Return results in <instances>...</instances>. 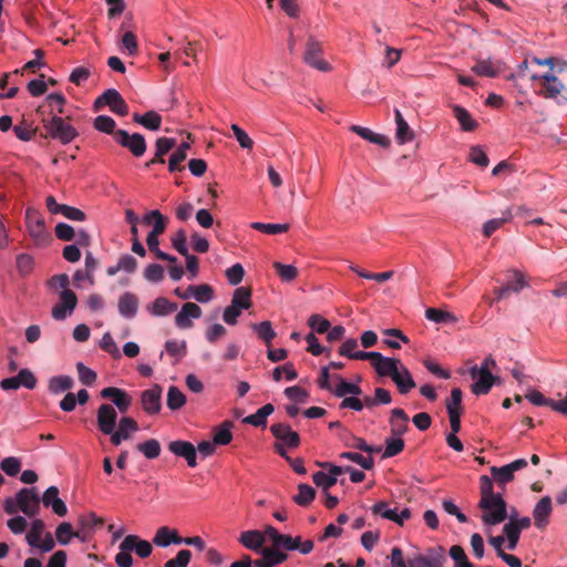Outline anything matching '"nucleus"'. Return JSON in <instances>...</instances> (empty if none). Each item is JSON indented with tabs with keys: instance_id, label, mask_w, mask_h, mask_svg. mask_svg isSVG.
I'll return each instance as SVG.
<instances>
[{
	"instance_id": "nucleus-1",
	"label": "nucleus",
	"mask_w": 567,
	"mask_h": 567,
	"mask_svg": "<svg viewBox=\"0 0 567 567\" xmlns=\"http://www.w3.org/2000/svg\"><path fill=\"white\" fill-rule=\"evenodd\" d=\"M96 423L101 433L109 435L111 443L115 446H118L124 441L131 440L140 430L137 422L131 416L121 417L116 430L117 412L109 403L99 406L96 411Z\"/></svg>"
},
{
	"instance_id": "nucleus-2",
	"label": "nucleus",
	"mask_w": 567,
	"mask_h": 567,
	"mask_svg": "<svg viewBox=\"0 0 567 567\" xmlns=\"http://www.w3.org/2000/svg\"><path fill=\"white\" fill-rule=\"evenodd\" d=\"M391 567H444L446 557L443 547L429 548L425 554H415L406 560L400 547H393L390 554Z\"/></svg>"
},
{
	"instance_id": "nucleus-3",
	"label": "nucleus",
	"mask_w": 567,
	"mask_h": 567,
	"mask_svg": "<svg viewBox=\"0 0 567 567\" xmlns=\"http://www.w3.org/2000/svg\"><path fill=\"white\" fill-rule=\"evenodd\" d=\"M135 551L141 558H147L153 551L152 543L140 538L137 535H127L118 545V553L115 556L117 567H132L133 558L131 551Z\"/></svg>"
},
{
	"instance_id": "nucleus-4",
	"label": "nucleus",
	"mask_w": 567,
	"mask_h": 567,
	"mask_svg": "<svg viewBox=\"0 0 567 567\" xmlns=\"http://www.w3.org/2000/svg\"><path fill=\"white\" fill-rule=\"evenodd\" d=\"M478 507L482 511V522L486 527V533H491V527L503 523L507 516L506 502L502 495L493 497H481Z\"/></svg>"
},
{
	"instance_id": "nucleus-5",
	"label": "nucleus",
	"mask_w": 567,
	"mask_h": 567,
	"mask_svg": "<svg viewBox=\"0 0 567 567\" xmlns=\"http://www.w3.org/2000/svg\"><path fill=\"white\" fill-rule=\"evenodd\" d=\"M251 293L246 287H238L231 296L230 305L223 311V321L228 326H235L244 310L251 307Z\"/></svg>"
},
{
	"instance_id": "nucleus-6",
	"label": "nucleus",
	"mask_w": 567,
	"mask_h": 567,
	"mask_svg": "<svg viewBox=\"0 0 567 567\" xmlns=\"http://www.w3.org/2000/svg\"><path fill=\"white\" fill-rule=\"evenodd\" d=\"M303 62L320 72L332 71V65L323 56L322 43L312 35H309L306 41Z\"/></svg>"
},
{
	"instance_id": "nucleus-7",
	"label": "nucleus",
	"mask_w": 567,
	"mask_h": 567,
	"mask_svg": "<svg viewBox=\"0 0 567 567\" xmlns=\"http://www.w3.org/2000/svg\"><path fill=\"white\" fill-rule=\"evenodd\" d=\"M25 227L29 236L37 246H45L50 241V234L47 230L44 218L33 207L25 210Z\"/></svg>"
},
{
	"instance_id": "nucleus-8",
	"label": "nucleus",
	"mask_w": 567,
	"mask_h": 567,
	"mask_svg": "<svg viewBox=\"0 0 567 567\" xmlns=\"http://www.w3.org/2000/svg\"><path fill=\"white\" fill-rule=\"evenodd\" d=\"M43 126L52 138L62 144H69L78 136L76 130L58 115L43 120Z\"/></svg>"
},
{
	"instance_id": "nucleus-9",
	"label": "nucleus",
	"mask_w": 567,
	"mask_h": 567,
	"mask_svg": "<svg viewBox=\"0 0 567 567\" xmlns=\"http://www.w3.org/2000/svg\"><path fill=\"white\" fill-rule=\"evenodd\" d=\"M25 539L29 546L39 548L42 553L51 551L55 546L52 535L44 533V523L41 519L31 523Z\"/></svg>"
},
{
	"instance_id": "nucleus-10",
	"label": "nucleus",
	"mask_w": 567,
	"mask_h": 567,
	"mask_svg": "<svg viewBox=\"0 0 567 567\" xmlns=\"http://www.w3.org/2000/svg\"><path fill=\"white\" fill-rule=\"evenodd\" d=\"M373 515H378L384 519L391 520L399 526H403L404 523L411 518L412 513L409 507H390L386 502H378L371 507Z\"/></svg>"
},
{
	"instance_id": "nucleus-11",
	"label": "nucleus",
	"mask_w": 567,
	"mask_h": 567,
	"mask_svg": "<svg viewBox=\"0 0 567 567\" xmlns=\"http://www.w3.org/2000/svg\"><path fill=\"white\" fill-rule=\"evenodd\" d=\"M526 466L527 461L525 458H517L503 466H492L489 471L494 482L504 487L514 480L516 472L525 468Z\"/></svg>"
},
{
	"instance_id": "nucleus-12",
	"label": "nucleus",
	"mask_w": 567,
	"mask_h": 567,
	"mask_svg": "<svg viewBox=\"0 0 567 567\" xmlns=\"http://www.w3.org/2000/svg\"><path fill=\"white\" fill-rule=\"evenodd\" d=\"M244 80L250 89L257 92H262L264 90L269 89L275 84L274 73L270 71L261 70L259 68L249 69L245 73Z\"/></svg>"
},
{
	"instance_id": "nucleus-13",
	"label": "nucleus",
	"mask_w": 567,
	"mask_h": 567,
	"mask_svg": "<svg viewBox=\"0 0 567 567\" xmlns=\"http://www.w3.org/2000/svg\"><path fill=\"white\" fill-rule=\"evenodd\" d=\"M343 473L346 470L342 466L324 463L322 470L313 474L312 480L318 487L326 492L337 483L338 477Z\"/></svg>"
},
{
	"instance_id": "nucleus-14",
	"label": "nucleus",
	"mask_w": 567,
	"mask_h": 567,
	"mask_svg": "<svg viewBox=\"0 0 567 567\" xmlns=\"http://www.w3.org/2000/svg\"><path fill=\"white\" fill-rule=\"evenodd\" d=\"M94 106L95 109L109 106L113 113L122 116L128 113L127 104L115 89L106 90L96 99Z\"/></svg>"
},
{
	"instance_id": "nucleus-15",
	"label": "nucleus",
	"mask_w": 567,
	"mask_h": 567,
	"mask_svg": "<svg viewBox=\"0 0 567 567\" xmlns=\"http://www.w3.org/2000/svg\"><path fill=\"white\" fill-rule=\"evenodd\" d=\"M470 374L474 380L471 389L475 395L488 393L494 383L498 380L497 377L493 375L492 371H480L476 365L470 369Z\"/></svg>"
},
{
	"instance_id": "nucleus-16",
	"label": "nucleus",
	"mask_w": 567,
	"mask_h": 567,
	"mask_svg": "<svg viewBox=\"0 0 567 567\" xmlns=\"http://www.w3.org/2000/svg\"><path fill=\"white\" fill-rule=\"evenodd\" d=\"M78 305V297L72 290L60 292L59 302L52 308V317L55 320H64L70 317Z\"/></svg>"
},
{
	"instance_id": "nucleus-17",
	"label": "nucleus",
	"mask_w": 567,
	"mask_h": 567,
	"mask_svg": "<svg viewBox=\"0 0 567 567\" xmlns=\"http://www.w3.org/2000/svg\"><path fill=\"white\" fill-rule=\"evenodd\" d=\"M203 316V310L195 302H186L175 316V326L178 329L186 330L194 327L193 321Z\"/></svg>"
},
{
	"instance_id": "nucleus-18",
	"label": "nucleus",
	"mask_w": 567,
	"mask_h": 567,
	"mask_svg": "<svg viewBox=\"0 0 567 567\" xmlns=\"http://www.w3.org/2000/svg\"><path fill=\"white\" fill-rule=\"evenodd\" d=\"M369 359L380 377H390L391 379L402 363L401 360L396 358L384 357L375 351H371Z\"/></svg>"
},
{
	"instance_id": "nucleus-19",
	"label": "nucleus",
	"mask_w": 567,
	"mask_h": 567,
	"mask_svg": "<svg viewBox=\"0 0 567 567\" xmlns=\"http://www.w3.org/2000/svg\"><path fill=\"white\" fill-rule=\"evenodd\" d=\"M101 396L110 399L112 406L118 410L120 413H126L132 405V396L124 390L115 386L104 388L101 391Z\"/></svg>"
},
{
	"instance_id": "nucleus-20",
	"label": "nucleus",
	"mask_w": 567,
	"mask_h": 567,
	"mask_svg": "<svg viewBox=\"0 0 567 567\" xmlns=\"http://www.w3.org/2000/svg\"><path fill=\"white\" fill-rule=\"evenodd\" d=\"M115 140L122 146L128 148L133 155L140 157L145 153L146 144L144 137L138 134H128L124 130H120L115 133Z\"/></svg>"
},
{
	"instance_id": "nucleus-21",
	"label": "nucleus",
	"mask_w": 567,
	"mask_h": 567,
	"mask_svg": "<svg viewBox=\"0 0 567 567\" xmlns=\"http://www.w3.org/2000/svg\"><path fill=\"white\" fill-rule=\"evenodd\" d=\"M168 451L175 456L183 457L189 467L197 466L196 447L193 443L183 440L172 441L168 444Z\"/></svg>"
},
{
	"instance_id": "nucleus-22",
	"label": "nucleus",
	"mask_w": 567,
	"mask_h": 567,
	"mask_svg": "<svg viewBox=\"0 0 567 567\" xmlns=\"http://www.w3.org/2000/svg\"><path fill=\"white\" fill-rule=\"evenodd\" d=\"M540 79L546 84L545 97L556 100L559 103L567 101V90L565 85L551 71L542 74Z\"/></svg>"
},
{
	"instance_id": "nucleus-23",
	"label": "nucleus",
	"mask_w": 567,
	"mask_h": 567,
	"mask_svg": "<svg viewBox=\"0 0 567 567\" xmlns=\"http://www.w3.org/2000/svg\"><path fill=\"white\" fill-rule=\"evenodd\" d=\"M20 511L29 517L35 516L40 511V497L34 488H22L18 493Z\"/></svg>"
},
{
	"instance_id": "nucleus-24",
	"label": "nucleus",
	"mask_w": 567,
	"mask_h": 567,
	"mask_svg": "<svg viewBox=\"0 0 567 567\" xmlns=\"http://www.w3.org/2000/svg\"><path fill=\"white\" fill-rule=\"evenodd\" d=\"M152 543L159 548H166L171 545H181L182 537L178 532L168 526H161L156 529Z\"/></svg>"
},
{
	"instance_id": "nucleus-25",
	"label": "nucleus",
	"mask_w": 567,
	"mask_h": 567,
	"mask_svg": "<svg viewBox=\"0 0 567 567\" xmlns=\"http://www.w3.org/2000/svg\"><path fill=\"white\" fill-rule=\"evenodd\" d=\"M162 389L159 385H154L141 394V404L147 414H156L161 410Z\"/></svg>"
},
{
	"instance_id": "nucleus-26",
	"label": "nucleus",
	"mask_w": 567,
	"mask_h": 567,
	"mask_svg": "<svg viewBox=\"0 0 567 567\" xmlns=\"http://www.w3.org/2000/svg\"><path fill=\"white\" fill-rule=\"evenodd\" d=\"M551 511V498L549 496H544L537 502L533 509L534 524L537 528L544 529L548 525Z\"/></svg>"
},
{
	"instance_id": "nucleus-27",
	"label": "nucleus",
	"mask_w": 567,
	"mask_h": 567,
	"mask_svg": "<svg viewBox=\"0 0 567 567\" xmlns=\"http://www.w3.org/2000/svg\"><path fill=\"white\" fill-rule=\"evenodd\" d=\"M509 275L511 280L504 287L495 290L497 300L505 298L511 291L519 292L527 286V281L523 272L518 270H511Z\"/></svg>"
},
{
	"instance_id": "nucleus-28",
	"label": "nucleus",
	"mask_w": 567,
	"mask_h": 567,
	"mask_svg": "<svg viewBox=\"0 0 567 567\" xmlns=\"http://www.w3.org/2000/svg\"><path fill=\"white\" fill-rule=\"evenodd\" d=\"M271 432L281 444H285L289 449H293L299 445L300 440L298 433L292 431L287 424H274L271 426Z\"/></svg>"
},
{
	"instance_id": "nucleus-29",
	"label": "nucleus",
	"mask_w": 567,
	"mask_h": 567,
	"mask_svg": "<svg viewBox=\"0 0 567 567\" xmlns=\"http://www.w3.org/2000/svg\"><path fill=\"white\" fill-rule=\"evenodd\" d=\"M238 542L245 548L259 553L266 543V535L257 529L245 530L239 535Z\"/></svg>"
},
{
	"instance_id": "nucleus-30",
	"label": "nucleus",
	"mask_w": 567,
	"mask_h": 567,
	"mask_svg": "<svg viewBox=\"0 0 567 567\" xmlns=\"http://www.w3.org/2000/svg\"><path fill=\"white\" fill-rule=\"evenodd\" d=\"M389 424L391 435L402 437L409 430V416L402 409L395 408L391 411Z\"/></svg>"
},
{
	"instance_id": "nucleus-31",
	"label": "nucleus",
	"mask_w": 567,
	"mask_h": 567,
	"mask_svg": "<svg viewBox=\"0 0 567 567\" xmlns=\"http://www.w3.org/2000/svg\"><path fill=\"white\" fill-rule=\"evenodd\" d=\"M118 313L126 319H133L137 315L138 299L130 291L122 293L117 301Z\"/></svg>"
},
{
	"instance_id": "nucleus-32",
	"label": "nucleus",
	"mask_w": 567,
	"mask_h": 567,
	"mask_svg": "<svg viewBox=\"0 0 567 567\" xmlns=\"http://www.w3.org/2000/svg\"><path fill=\"white\" fill-rule=\"evenodd\" d=\"M259 554L261 558L254 561L255 567H274L284 563L288 557L277 548H262Z\"/></svg>"
},
{
	"instance_id": "nucleus-33",
	"label": "nucleus",
	"mask_w": 567,
	"mask_h": 567,
	"mask_svg": "<svg viewBox=\"0 0 567 567\" xmlns=\"http://www.w3.org/2000/svg\"><path fill=\"white\" fill-rule=\"evenodd\" d=\"M504 70V64L501 61L491 58L480 60L472 68V71L480 76L495 78Z\"/></svg>"
},
{
	"instance_id": "nucleus-34",
	"label": "nucleus",
	"mask_w": 567,
	"mask_h": 567,
	"mask_svg": "<svg viewBox=\"0 0 567 567\" xmlns=\"http://www.w3.org/2000/svg\"><path fill=\"white\" fill-rule=\"evenodd\" d=\"M177 310V303L165 297H158L146 306V311L153 317H166Z\"/></svg>"
},
{
	"instance_id": "nucleus-35",
	"label": "nucleus",
	"mask_w": 567,
	"mask_h": 567,
	"mask_svg": "<svg viewBox=\"0 0 567 567\" xmlns=\"http://www.w3.org/2000/svg\"><path fill=\"white\" fill-rule=\"evenodd\" d=\"M394 115H395V126H396L395 138H396L398 144L404 145V144L413 141L415 137V134H414L413 130L410 127V125L408 124V122L404 120L400 110H395Z\"/></svg>"
},
{
	"instance_id": "nucleus-36",
	"label": "nucleus",
	"mask_w": 567,
	"mask_h": 567,
	"mask_svg": "<svg viewBox=\"0 0 567 567\" xmlns=\"http://www.w3.org/2000/svg\"><path fill=\"white\" fill-rule=\"evenodd\" d=\"M359 342L354 338H349L343 341L339 348V354L352 360H369L371 351H361L358 349Z\"/></svg>"
},
{
	"instance_id": "nucleus-37",
	"label": "nucleus",
	"mask_w": 567,
	"mask_h": 567,
	"mask_svg": "<svg viewBox=\"0 0 567 567\" xmlns=\"http://www.w3.org/2000/svg\"><path fill=\"white\" fill-rule=\"evenodd\" d=\"M392 381L395 383L398 390L402 394H406L413 388H415V382L412 378V374L403 363H401L398 368L396 372L392 377Z\"/></svg>"
},
{
	"instance_id": "nucleus-38",
	"label": "nucleus",
	"mask_w": 567,
	"mask_h": 567,
	"mask_svg": "<svg viewBox=\"0 0 567 567\" xmlns=\"http://www.w3.org/2000/svg\"><path fill=\"white\" fill-rule=\"evenodd\" d=\"M234 423L224 421L213 429V442L217 445H227L233 441Z\"/></svg>"
},
{
	"instance_id": "nucleus-39",
	"label": "nucleus",
	"mask_w": 567,
	"mask_h": 567,
	"mask_svg": "<svg viewBox=\"0 0 567 567\" xmlns=\"http://www.w3.org/2000/svg\"><path fill=\"white\" fill-rule=\"evenodd\" d=\"M351 131L358 134L360 137L369 141L370 143L380 145L382 147H389L391 144V141L386 135L375 133L370 128L352 125Z\"/></svg>"
},
{
	"instance_id": "nucleus-40",
	"label": "nucleus",
	"mask_w": 567,
	"mask_h": 567,
	"mask_svg": "<svg viewBox=\"0 0 567 567\" xmlns=\"http://www.w3.org/2000/svg\"><path fill=\"white\" fill-rule=\"evenodd\" d=\"M133 120L135 123L151 131H158L162 124V117L155 111H148L145 114L135 113Z\"/></svg>"
},
{
	"instance_id": "nucleus-41",
	"label": "nucleus",
	"mask_w": 567,
	"mask_h": 567,
	"mask_svg": "<svg viewBox=\"0 0 567 567\" xmlns=\"http://www.w3.org/2000/svg\"><path fill=\"white\" fill-rule=\"evenodd\" d=\"M425 318L435 323L454 324L457 322V318L450 311H445L437 308H429L425 310Z\"/></svg>"
},
{
	"instance_id": "nucleus-42",
	"label": "nucleus",
	"mask_w": 567,
	"mask_h": 567,
	"mask_svg": "<svg viewBox=\"0 0 567 567\" xmlns=\"http://www.w3.org/2000/svg\"><path fill=\"white\" fill-rule=\"evenodd\" d=\"M336 380L338 381V384L336 388H333L331 391L334 393L338 398H348L347 395H359L361 394V389L359 385L351 383L349 381H346L341 377L337 375Z\"/></svg>"
},
{
	"instance_id": "nucleus-43",
	"label": "nucleus",
	"mask_w": 567,
	"mask_h": 567,
	"mask_svg": "<svg viewBox=\"0 0 567 567\" xmlns=\"http://www.w3.org/2000/svg\"><path fill=\"white\" fill-rule=\"evenodd\" d=\"M453 114L456 117L457 122L461 125V128L466 132H472L477 127V122L472 117V115L460 105L453 106Z\"/></svg>"
},
{
	"instance_id": "nucleus-44",
	"label": "nucleus",
	"mask_w": 567,
	"mask_h": 567,
	"mask_svg": "<svg viewBox=\"0 0 567 567\" xmlns=\"http://www.w3.org/2000/svg\"><path fill=\"white\" fill-rule=\"evenodd\" d=\"M274 412V406L271 404H265L260 409L257 410L256 413L246 416L243 422L254 425V426H265L267 422V417Z\"/></svg>"
},
{
	"instance_id": "nucleus-45",
	"label": "nucleus",
	"mask_w": 567,
	"mask_h": 567,
	"mask_svg": "<svg viewBox=\"0 0 567 567\" xmlns=\"http://www.w3.org/2000/svg\"><path fill=\"white\" fill-rule=\"evenodd\" d=\"M48 385L51 393L59 394L73 386V379L69 375H55L49 380Z\"/></svg>"
},
{
	"instance_id": "nucleus-46",
	"label": "nucleus",
	"mask_w": 567,
	"mask_h": 567,
	"mask_svg": "<svg viewBox=\"0 0 567 567\" xmlns=\"http://www.w3.org/2000/svg\"><path fill=\"white\" fill-rule=\"evenodd\" d=\"M136 449L148 460L158 457L162 451L159 442L155 439L137 444Z\"/></svg>"
},
{
	"instance_id": "nucleus-47",
	"label": "nucleus",
	"mask_w": 567,
	"mask_h": 567,
	"mask_svg": "<svg viewBox=\"0 0 567 567\" xmlns=\"http://www.w3.org/2000/svg\"><path fill=\"white\" fill-rule=\"evenodd\" d=\"M55 537L60 545L66 546L70 544L73 537H78V534L73 532L72 525L70 523L63 522L56 527Z\"/></svg>"
},
{
	"instance_id": "nucleus-48",
	"label": "nucleus",
	"mask_w": 567,
	"mask_h": 567,
	"mask_svg": "<svg viewBox=\"0 0 567 567\" xmlns=\"http://www.w3.org/2000/svg\"><path fill=\"white\" fill-rule=\"evenodd\" d=\"M404 449V441L402 437L390 435L385 439V449L383 451V457H392L401 453Z\"/></svg>"
},
{
	"instance_id": "nucleus-49",
	"label": "nucleus",
	"mask_w": 567,
	"mask_h": 567,
	"mask_svg": "<svg viewBox=\"0 0 567 567\" xmlns=\"http://www.w3.org/2000/svg\"><path fill=\"white\" fill-rule=\"evenodd\" d=\"M195 290L193 293V299L200 303H208L215 298V292L212 286L207 284L196 285L194 286Z\"/></svg>"
},
{
	"instance_id": "nucleus-50",
	"label": "nucleus",
	"mask_w": 567,
	"mask_h": 567,
	"mask_svg": "<svg viewBox=\"0 0 567 567\" xmlns=\"http://www.w3.org/2000/svg\"><path fill=\"white\" fill-rule=\"evenodd\" d=\"M315 489L308 484L298 485V494L293 496V501L300 506L309 505L315 498Z\"/></svg>"
},
{
	"instance_id": "nucleus-51",
	"label": "nucleus",
	"mask_w": 567,
	"mask_h": 567,
	"mask_svg": "<svg viewBox=\"0 0 567 567\" xmlns=\"http://www.w3.org/2000/svg\"><path fill=\"white\" fill-rule=\"evenodd\" d=\"M512 213L509 209L503 213L501 218H494L487 220L483 226V233L486 237H489L494 231H496L503 224L509 221L512 219Z\"/></svg>"
},
{
	"instance_id": "nucleus-52",
	"label": "nucleus",
	"mask_w": 567,
	"mask_h": 567,
	"mask_svg": "<svg viewBox=\"0 0 567 567\" xmlns=\"http://www.w3.org/2000/svg\"><path fill=\"white\" fill-rule=\"evenodd\" d=\"M167 406L171 410H178L186 403V396L176 386H171L167 392Z\"/></svg>"
},
{
	"instance_id": "nucleus-53",
	"label": "nucleus",
	"mask_w": 567,
	"mask_h": 567,
	"mask_svg": "<svg viewBox=\"0 0 567 567\" xmlns=\"http://www.w3.org/2000/svg\"><path fill=\"white\" fill-rule=\"evenodd\" d=\"M250 327L266 343H270L271 340L276 337V332L272 329L270 321L252 323Z\"/></svg>"
},
{
	"instance_id": "nucleus-54",
	"label": "nucleus",
	"mask_w": 567,
	"mask_h": 567,
	"mask_svg": "<svg viewBox=\"0 0 567 567\" xmlns=\"http://www.w3.org/2000/svg\"><path fill=\"white\" fill-rule=\"evenodd\" d=\"M250 226L251 228L268 235L286 233L289 229L288 224H265L260 221H254Z\"/></svg>"
},
{
	"instance_id": "nucleus-55",
	"label": "nucleus",
	"mask_w": 567,
	"mask_h": 567,
	"mask_svg": "<svg viewBox=\"0 0 567 567\" xmlns=\"http://www.w3.org/2000/svg\"><path fill=\"white\" fill-rule=\"evenodd\" d=\"M274 268L276 269L280 279L285 282H290L295 280L298 276V269L293 265H286L276 261L274 264Z\"/></svg>"
},
{
	"instance_id": "nucleus-56",
	"label": "nucleus",
	"mask_w": 567,
	"mask_h": 567,
	"mask_svg": "<svg viewBox=\"0 0 567 567\" xmlns=\"http://www.w3.org/2000/svg\"><path fill=\"white\" fill-rule=\"evenodd\" d=\"M384 334L389 337L384 340V343L392 349H400V341L403 343L409 342V338L399 329H386L384 330Z\"/></svg>"
},
{
	"instance_id": "nucleus-57",
	"label": "nucleus",
	"mask_w": 567,
	"mask_h": 567,
	"mask_svg": "<svg viewBox=\"0 0 567 567\" xmlns=\"http://www.w3.org/2000/svg\"><path fill=\"white\" fill-rule=\"evenodd\" d=\"M450 557L454 561V567H474L473 564L468 560L464 549L454 545L450 548Z\"/></svg>"
},
{
	"instance_id": "nucleus-58",
	"label": "nucleus",
	"mask_w": 567,
	"mask_h": 567,
	"mask_svg": "<svg viewBox=\"0 0 567 567\" xmlns=\"http://www.w3.org/2000/svg\"><path fill=\"white\" fill-rule=\"evenodd\" d=\"M186 348L187 344L185 340L172 339L165 342L166 352L177 359H181L186 354Z\"/></svg>"
},
{
	"instance_id": "nucleus-59",
	"label": "nucleus",
	"mask_w": 567,
	"mask_h": 567,
	"mask_svg": "<svg viewBox=\"0 0 567 567\" xmlns=\"http://www.w3.org/2000/svg\"><path fill=\"white\" fill-rule=\"evenodd\" d=\"M446 410L449 414H462V391L455 388L451 391V396L446 401Z\"/></svg>"
},
{
	"instance_id": "nucleus-60",
	"label": "nucleus",
	"mask_w": 567,
	"mask_h": 567,
	"mask_svg": "<svg viewBox=\"0 0 567 567\" xmlns=\"http://www.w3.org/2000/svg\"><path fill=\"white\" fill-rule=\"evenodd\" d=\"M47 103L50 107V113L53 115L62 114L64 112L65 97L61 93H51L47 96Z\"/></svg>"
},
{
	"instance_id": "nucleus-61",
	"label": "nucleus",
	"mask_w": 567,
	"mask_h": 567,
	"mask_svg": "<svg viewBox=\"0 0 567 567\" xmlns=\"http://www.w3.org/2000/svg\"><path fill=\"white\" fill-rule=\"evenodd\" d=\"M308 326L311 328L315 334L327 332L331 327V323L328 319L323 318L320 315H312L308 319Z\"/></svg>"
},
{
	"instance_id": "nucleus-62",
	"label": "nucleus",
	"mask_w": 567,
	"mask_h": 567,
	"mask_svg": "<svg viewBox=\"0 0 567 567\" xmlns=\"http://www.w3.org/2000/svg\"><path fill=\"white\" fill-rule=\"evenodd\" d=\"M144 278L153 284H158L164 278V268L158 264H151L144 270Z\"/></svg>"
},
{
	"instance_id": "nucleus-63",
	"label": "nucleus",
	"mask_w": 567,
	"mask_h": 567,
	"mask_svg": "<svg viewBox=\"0 0 567 567\" xmlns=\"http://www.w3.org/2000/svg\"><path fill=\"white\" fill-rule=\"evenodd\" d=\"M0 468L9 476L17 475L21 470V462L14 456H9L0 462Z\"/></svg>"
},
{
	"instance_id": "nucleus-64",
	"label": "nucleus",
	"mask_w": 567,
	"mask_h": 567,
	"mask_svg": "<svg viewBox=\"0 0 567 567\" xmlns=\"http://www.w3.org/2000/svg\"><path fill=\"white\" fill-rule=\"evenodd\" d=\"M192 554L187 549L179 550L175 558L165 563V567H187L190 561Z\"/></svg>"
}]
</instances>
